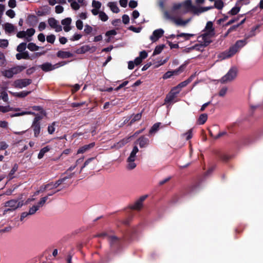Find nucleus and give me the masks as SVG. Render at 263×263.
<instances>
[{
    "mask_svg": "<svg viewBox=\"0 0 263 263\" xmlns=\"http://www.w3.org/2000/svg\"><path fill=\"white\" fill-rule=\"evenodd\" d=\"M147 57V53L145 51H142L140 52L139 56L137 57L134 61L136 65H138L141 63L142 60Z\"/></svg>",
    "mask_w": 263,
    "mask_h": 263,
    "instance_id": "obj_21",
    "label": "nucleus"
},
{
    "mask_svg": "<svg viewBox=\"0 0 263 263\" xmlns=\"http://www.w3.org/2000/svg\"><path fill=\"white\" fill-rule=\"evenodd\" d=\"M214 6L218 9H221L223 7V3L221 0H216L215 2Z\"/></svg>",
    "mask_w": 263,
    "mask_h": 263,
    "instance_id": "obj_45",
    "label": "nucleus"
},
{
    "mask_svg": "<svg viewBox=\"0 0 263 263\" xmlns=\"http://www.w3.org/2000/svg\"><path fill=\"white\" fill-rule=\"evenodd\" d=\"M107 6L110 8L111 11L114 13H117L120 11L116 3L109 2L108 3Z\"/></svg>",
    "mask_w": 263,
    "mask_h": 263,
    "instance_id": "obj_30",
    "label": "nucleus"
},
{
    "mask_svg": "<svg viewBox=\"0 0 263 263\" xmlns=\"http://www.w3.org/2000/svg\"><path fill=\"white\" fill-rule=\"evenodd\" d=\"M247 44V40H241L237 41L236 43L233 45L236 49L237 51L238 52L240 48L243 47Z\"/></svg>",
    "mask_w": 263,
    "mask_h": 263,
    "instance_id": "obj_27",
    "label": "nucleus"
},
{
    "mask_svg": "<svg viewBox=\"0 0 263 263\" xmlns=\"http://www.w3.org/2000/svg\"><path fill=\"white\" fill-rule=\"evenodd\" d=\"M71 18L70 17H67L62 21V24L64 26V30L66 32L69 31L71 28L70 24L71 23Z\"/></svg>",
    "mask_w": 263,
    "mask_h": 263,
    "instance_id": "obj_19",
    "label": "nucleus"
},
{
    "mask_svg": "<svg viewBox=\"0 0 263 263\" xmlns=\"http://www.w3.org/2000/svg\"><path fill=\"white\" fill-rule=\"evenodd\" d=\"M179 91L176 90V88H173L169 93L166 96L165 99V103L167 104L171 103L176 98L177 94H178Z\"/></svg>",
    "mask_w": 263,
    "mask_h": 263,
    "instance_id": "obj_16",
    "label": "nucleus"
},
{
    "mask_svg": "<svg viewBox=\"0 0 263 263\" xmlns=\"http://www.w3.org/2000/svg\"><path fill=\"white\" fill-rule=\"evenodd\" d=\"M96 48L95 47H90L89 45H85L82 46L79 53H84L87 51H91L92 52L95 51Z\"/></svg>",
    "mask_w": 263,
    "mask_h": 263,
    "instance_id": "obj_25",
    "label": "nucleus"
},
{
    "mask_svg": "<svg viewBox=\"0 0 263 263\" xmlns=\"http://www.w3.org/2000/svg\"><path fill=\"white\" fill-rule=\"evenodd\" d=\"M6 14L7 16H8L10 18H13L15 15V12L11 9H9L8 10H7L6 12Z\"/></svg>",
    "mask_w": 263,
    "mask_h": 263,
    "instance_id": "obj_57",
    "label": "nucleus"
},
{
    "mask_svg": "<svg viewBox=\"0 0 263 263\" xmlns=\"http://www.w3.org/2000/svg\"><path fill=\"white\" fill-rule=\"evenodd\" d=\"M30 92V91H23L20 92L14 93V95L18 97L23 98L29 95Z\"/></svg>",
    "mask_w": 263,
    "mask_h": 263,
    "instance_id": "obj_41",
    "label": "nucleus"
},
{
    "mask_svg": "<svg viewBox=\"0 0 263 263\" xmlns=\"http://www.w3.org/2000/svg\"><path fill=\"white\" fill-rule=\"evenodd\" d=\"M72 55V53L69 51L60 50L57 52V56L62 59L68 58Z\"/></svg>",
    "mask_w": 263,
    "mask_h": 263,
    "instance_id": "obj_24",
    "label": "nucleus"
},
{
    "mask_svg": "<svg viewBox=\"0 0 263 263\" xmlns=\"http://www.w3.org/2000/svg\"><path fill=\"white\" fill-rule=\"evenodd\" d=\"M164 46H165L164 45H161L156 46L154 51L153 55H157V54L160 53L162 52V51L163 50Z\"/></svg>",
    "mask_w": 263,
    "mask_h": 263,
    "instance_id": "obj_39",
    "label": "nucleus"
},
{
    "mask_svg": "<svg viewBox=\"0 0 263 263\" xmlns=\"http://www.w3.org/2000/svg\"><path fill=\"white\" fill-rule=\"evenodd\" d=\"M215 154L219 159L224 162H228L232 158V156L228 155L218 151H216Z\"/></svg>",
    "mask_w": 263,
    "mask_h": 263,
    "instance_id": "obj_17",
    "label": "nucleus"
},
{
    "mask_svg": "<svg viewBox=\"0 0 263 263\" xmlns=\"http://www.w3.org/2000/svg\"><path fill=\"white\" fill-rule=\"evenodd\" d=\"M12 110V108H11L9 106H0V112H8Z\"/></svg>",
    "mask_w": 263,
    "mask_h": 263,
    "instance_id": "obj_53",
    "label": "nucleus"
},
{
    "mask_svg": "<svg viewBox=\"0 0 263 263\" xmlns=\"http://www.w3.org/2000/svg\"><path fill=\"white\" fill-rule=\"evenodd\" d=\"M25 67L23 66H17L12 67L7 70H5L2 72L3 75L7 78H11L14 74H17L23 71Z\"/></svg>",
    "mask_w": 263,
    "mask_h": 263,
    "instance_id": "obj_6",
    "label": "nucleus"
},
{
    "mask_svg": "<svg viewBox=\"0 0 263 263\" xmlns=\"http://www.w3.org/2000/svg\"><path fill=\"white\" fill-rule=\"evenodd\" d=\"M92 28L89 25H85L84 32L86 34H90L92 31Z\"/></svg>",
    "mask_w": 263,
    "mask_h": 263,
    "instance_id": "obj_56",
    "label": "nucleus"
},
{
    "mask_svg": "<svg viewBox=\"0 0 263 263\" xmlns=\"http://www.w3.org/2000/svg\"><path fill=\"white\" fill-rule=\"evenodd\" d=\"M76 25L78 29L81 30L83 29V23L81 20H78L76 21Z\"/></svg>",
    "mask_w": 263,
    "mask_h": 263,
    "instance_id": "obj_54",
    "label": "nucleus"
},
{
    "mask_svg": "<svg viewBox=\"0 0 263 263\" xmlns=\"http://www.w3.org/2000/svg\"><path fill=\"white\" fill-rule=\"evenodd\" d=\"M238 126V123L237 122L233 123L229 125L228 129L229 130H236L237 127Z\"/></svg>",
    "mask_w": 263,
    "mask_h": 263,
    "instance_id": "obj_59",
    "label": "nucleus"
},
{
    "mask_svg": "<svg viewBox=\"0 0 263 263\" xmlns=\"http://www.w3.org/2000/svg\"><path fill=\"white\" fill-rule=\"evenodd\" d=\"M236 49V48L235 47L232 46L229 48V50L220 53L218 55V58L221 60L230 58L237 52Z\"/></svg>",
    "mask_w": 263,
    "mask_h": 263,
    "instance_id": "obj_9",
    "label": "nucleus"
},
{
    "mask_svg": "<svg viewBox=\"0 0 263 263\" xmlns=\"http://www.w3.org/2000/svg\"><path fill=\"white\" fill-rule=\"evenodd\" d=\"M31 83V80L30 79H19L14 82V85L15 87L23 88L29 85Z\"/></svg>",
    "mask_w": 263,
    "mask_h": 263,
    "instance_id": "obj_13",
    "label": "nucleus"
},
{
    "mask_svg": "<svg viewBox=\"0 0 263 263\" xmlns=\"http://www.w3.org/2000/svg\"><path fill=\"white\" fill-rule=\"evenodd\" d=\"M101 3L99 1L93 0L92 2V7L94 8L100 10L101 7Z\"/></svg>",
    "mask_w": 263,
    "mask_h": 263,
    "instance_id": "obj_50",
    "label": "nucleus"
},
{
    "mask_svg": "<svg viewBox=\"0 0 263 263\" xmlns=\"http://www.w3.org/2000/svg\"><path fill=\"white\" fill-rule=\"evenodd\" d=\"M193 5L191 0H186L181 3H174L170 12H174L178 15H183L192 11Z\"/></svg>",
    "mask_w": 263,
    "mask_h": 263,
    "instance_id": "obj_2",
    "label": "nucleus"
},
{
    "mask_svg": "<svg viewBox=\"0 0 263 263\" xmlns=\"http://www.w3.org/2000/svg\"><path fill=\"white\" fill-rule=\"evenodd\" d=\"M42 119V117L40 115H36L35 117L32 125V128L34 132H40V125L39 121Z\"/></svg>",
    "mask_w": 263,
    "mask_h": 263,
    "instance_id": "obj_18",
    "label": "nucleus"
},
{
    "mask_svg": "<svg viewBox=\"0 0 263 263\" xmlns=\"http://www.w3.org/2000/svg\"><path fill=\"white\" fill-rule=\"evenodd\" d=\"M176 13L172 12L166 11L164 13L165 18L171 21L178 26H184L183 20L176 15Z\"/></svg>",
    "mask_w": 263,
    "mask_h": 263,
    "instance_id": "obj_5",
    "label": "nucleus"
},
{
    "mask_svg": "<svg viewBox=\"0 0 263 263\" xmlns=\"http://www.w3.org/2000/svg\"><path fill=\"white\" fill-rule=\"evenodd\" d=\"M194 35L193 34L191 33H181L176 35V38L179 39V37H183L185 40H187Z\"/></svg>",
    "mask_w": 263,
    "mask_h": 263,
    "instance_id": "obj_32",
    "label": "nucleus"
},
{
    "mask_svg": "<svg viewBox=\"0 0 263 263\" xmlns=\"http://www.w3.org/2000/svg\"><path fill=\"white\" fill-rule=\"evenodd\" d=\"M18 168V164L15 163L14 164L13 167L11 170L10 173H9L8 175V178L9 179V180H11L12 179L14 178V176L13 175L15 173V172L17 171Z\"/></svg>",
    "mask_w": 263,
    "mask_h": 263,
    "instance_id": "obj_29",
    "label": "nucleus"
},
{
    "mask_svg": "<svg viewBox=\"0 0 263 263\" xmlns=\"http://www.w3.org/2000/svg\"><path fill=\"white\" fill-rule=\"evenodd\" d=\"M161 125L160 123H155L152 127L151 130L149 132H156L159 129H162L161 127H160Z\"/></svg>",
    "mask_w": 263,
    "mask_h": 263,
    "instance_id": "obj_51",
    "label": "nucleus"
},
{
    "mask_svg": "<svg viewBox=\"0 0 263 263\" xmlns=\"http://www.w3.org/2000/svg\"><path fill=\"white\" fill-rule=\"evenodd\" d=\"M26 48V43H22L17 47V51L19 52H23Z\"/></svg>",
    "mask_w": 263,
    "mask_h": 263,
    "instance_id": "obj_47",
    "label": "nucleus"
},
{
    "mask_svg": "<svg viewBox=\"0 0 263 263\" xmlns=\"http://www.w3.org/2000/svg\"><path fill=\"white\" fill-rule=\"evenodd\" d=\"M47 41L48 42V43H53L54 41H55V37L54 35H48L47 36Z\"/></svg>",
    "mask_w": 263,
    "mask_h": 263,
    "instance_id": "obj_58",
    "label": "nucleus"
},
{
    "mask_svg": "<svg viewBox=\"0 0 263 263\" xmlns=\"http://www.w3.org/2000/svg\"><path fill=\"white\" fill-rule=\"evenodd\" d=\"M128 29L134 32H136V33H139L141 30V28H136L135 27H134L133 26H130V27H129Z\"/></svg>",
    "mask_w": 263,
    "mask_h": 263,
    "instance_id": "obj_62",
    "label": "nucleus"
},
{
    "mask_svg": "<svg viewBox=\"0 0 263 263\" xmlns=\"http://www.w3.org/2000/svg\"><path fill=\"white\" fill-rule=\"evenodd\" d=\"M49 26L54 29L56 32H60L62 30V27L58 21L54 18H50L48 20Z\"/></svg>",
    "mask_w": 263,
    "mask_h": 263,
    "instance_id": "obj_15",
    "label": "nucleus"
},
{
    "mask_svg": "<svg viewBox=\"0 0 263 263\" xmlns=\"http://www.w3.org/2000/svg\"><path fill=\"white\" fill-rule=\"evenodd\" d=\"M27 48L31 51H36L39 49V47L37 46L35 44L30 43H29Z\"/></svg>",
    "mask_w": 263,
    "mask_h": 263,
    "instance_id": "obj_48",
    "label": "nucleus"
},
{
    "mask_svg": "<svg viewBox=\"0 0 263 263\" xmlns=\"http://www.w3.org/2000/svg\"><path fill=\"white\" fill-rule=\"evenodd\" d=\"M136 144H139L140 147L143 148L147 146L149 144V140L148 138L143 136L140 137L135 142Z\"/></svg>",
    "mask_w": 263,
    "mask_h": 263,
    "instance_id": "obj_20",
    "label": "nucleus"
},
{
    "mask_svg": "<svg viewBox=\"0 0 263 263\" xmlns=\"http://www.w3.org/2000/svg\"><path fill=\"white\" fill-rule=\"evenodd\" d=\"M136 154L134 152H132L128 158H127V161H135Z\"/></svg>",
    "mask_w": 263,
    "mask_h": 263,
    "instance_id": "obj_60",
    "label": "nucleus"
},
{
    "mask_svg": "<svg viewBox=\"0 0 263 263\" xmlns=\"http://www.w3.org/2000/svg\"><path fill=\"white\" fill-rule=\"evenodd\" d=\"M110 251L114 253L119 252L122 249V241L116 236L108 237Z\"/></svg>",
    "mask_w": 263,
    "mask_h": 263,
    "instance_id": "obj_3",
    "label": "nucleus"
},
{
    "mask_svg": "<svg viewBox=\"0 0 263 263\" xmlns=\"http://www.w3.org/2000/svg\"><path fill=\"white\" fill-rule=\"evenodd\" d=\"M0 99H2L5 102H7L8 100V94L5 91L2 92L0 96Z\"/></svg>",
    "mask_w": 263,
    "mask_h": 263,
    "instance_id": "obj_55",
    "label": "nucleus"
},
{
    "mask_svg": "<svg viewBox=\"0 0 263 263\" xmlns=\"http://www.w3.org/2000/svg\"><path fill=\"white\" fill-rule=\"evenodd\" d=\"M50 150V147L48 146L43 147L42 148L37 156V158L39 159H41L43 158L45 153L48 152Z\"/></svg>",
    "mask_w": 263,
    "mask_h": 263,
    "instance_id": "obj_31",
    "label": "nucleus"
},
{
    "mask_svg": "<svg viewBox=\"0 0 263 263\" xmlns=\"http://www.w3.org/2000/svg\"><path fill=\"white\" fill-rule=\"evenodd\" d=\"M208 116L206 114H201L198 119V123L199 124H203L207 120Z\"/></svg>",
    "mask_w": 263,
    "mask_h": 263,
    "instance_id": "obj_34",
    "label": "nucleus"
},
{
    "mask_svg": "<svg viewBox=\"0 0 263 263\" xmlns=\"http://www.w3.org/2000/svg\"><path fill=\"white\" fill-rule=\"evenodd\" d=\"M83 158H80L78 160H77L76 161V165H73V166H71L67 171L65 173V174H67L68 173V172L69 171H71L72 170H73L75 167H76V166L78 165V163L81 162L83 161Z\"/></svg>",
    "mask_w": 263,
    "mask_h": 263,
    "instance_id": "obj_52",
    "label": "nucleus"
},
{
    "mask_svg": "<svg viewBox=\"0 0 263 263\" xmlns=\"http://www.w3.org/2000/svg\"><path fill=\"white\" fill-rule=\"evenodd\" d=\"M141 114H137L135 115L131 116L130 119V123L129 124L131 125L134 122L139 120L141 119Z\"/></svg>",
    "mask_w": 263,
    "mask_h": 263,
    "instance_id": "obj_37",
    "label": "nucleus"
},
{
    "mask_svg": "<svg viewBox=\"0 0 263 263\" xmlns=\"http://www.w3.org/2000/svg\"><path fill=\"white\" fill-rule=\"evenodd\" d=\"M74 175V173L70 174L68 176L64 177L62 179H60L57 180L55 182L53 183V182L47 183L49 185V190L57 188L60 184H61L64 181H65L66 179L71 178Z\"/></svg>",
    "mask_w": 263,
    "mask_h": 263,
    "instance_id": "obj_11",
    "label": "nucleus"
},
{
    "mask_svg": "<svg viewBox=\"0 0 263 263\" xmlns=\"http://www.w3.org/2000/svg\"><path fill=\"white\" fill-rule=\"evenodd\" d=\"M133 137V136H129L123 138V139L121 140L118 142H117L116 144H115V146L118 148H120L123 147L124 145H125L126 144H127L130 141L131 138Z\"/></svg>",
    "mask_w": 263,
    "mask_h": 263,
    "instance_id": "obj_22",
    "label": "nucleus"
},
{
    "mask_svg": "<svg viewBox=\"0 0 263 263\" xmlns=\"http://www.w3.org/2000/svg\"><path fill=\"white\" fill-rule=\"evenodd\" d=\"M95 146V143L92 142L91 143H89V144L85 145L81 147H80L77 152L78 154H83L88 150H89L90 148H92Z\"/></svg>",
    "mask_w": 263,
    "mask_h": 263,
    "instance_id": "obj_23",
    "label": "nucleus"
},
{
    "mask_svg": "<svg viewBox=\"0 0 263 263\" xmlns=\"http://www.w3.org/2000/svg\"><path fill=\"white\" fill-rule=\"evenodd\" d=\"M59 124L57 122H53L48 127V132H54L55 130H59Z\"/></svg>",
    "mask_w": 263,
    "mask_h": 263,
    "instance_id": "obj_38",
    "label": "nucleus"
},
{
    "mask_svg": "<svg viewBox=\"0 0 263 263\" xmlns=\"http://www.w3.org/2000/svg\"><path fill=\"white\" fill-rule=\"evenodd\" d=\"M6 60L4 54L0 52V66H4L6 65Z\"/></svg>",
    "mask_w": 263,
    "mask_h": 263,
    "instance_id": "obj_43",
    "label": "nucleus"
},
{
    "mask_svg": "<svg viewBox=\"0 0 263 263\" xmlns=\"http://www.w3.org/2000/svg\"><path fill=\"white\" fill-rule=\"evenodd\" d=\"M192 77H191L187 79L186 80L180 83L176 87H175L174 88H176V90H178L179 92L181 89L186 86L188 84H189L192 81Z\"/></svg>",
    "mask_w": 263,
    "mask_h": 263,
    "instance_id": "obj_26",
    "label": "nucleus"
},
{
    "mask_svg": "<svg viewBox=\"0 0 263 263\" xmlns=\"http://www.w3.org/2000/svg\"><path fill=\"white\" fill-rule=\"evenodd\" d=\"M26 40L27 41H31V37L34 34L35 30L33 28L28 29L26 31Z\"/></svg>",
    "mask_w": 263,
    "mask_h": 263,
    "instance_id": "obj_36",
    "label": "nucleus"
},
{
    "mask_svg": "<svg viewBox=\"0 0 263 263\" xmlns=\"http://www.w3.org/2000/svg\"><path fill=\"white\" fill-rule=\"evenodd\" d=\"M164 30L162 29H158L154 30L149 39L152 42H156L164 34Z\"/></svg>",
    "mask_w": 263,
    "mask_h": 263,
    "instance_id": "obj_14",
    "label": "nucleus"
},
{
    "mask_svg": "<svg viewBox=\"0 0 263 263\" xmlns=\"http://www.w3.org/2000/svg\"><path fill=\"white\" fill-rule=\"evenodd\" d=\"M47 199L48 196H46L44 197L41 198L39 202L36 204V205L39 207V208H40V207H42L45 204Z\"/></svg>",
    "mask_w": 263,
    "mask_h": 263,
    "instance_id": "obj_42",
    "label": "nucleus"
},
{
    "mask_svg": "<svg viewBox=\"0 0 263 263\" xmlns=\"http://www.w3.org/2000/svg\"><path fill=\"white\" fill-rule=\"evenodd\" d=\"M122 22L125 24H128V23L129 22V17L128 15H127L126 14H124L122 16Z\"/></svg>",
    "mask_w": 263,
    "mask_h": 263,
    "instance_id": "obj_64",
    "label": "nucleus"
},
{
    "mask_svg": "<svg viewBox=\"0 0 263 263\" xmlns=\"http://www.w3.org/2000/svg\"><path fill=\"white\" fill-rule=\"evenodd\" d=\"M99 17L103 22H106L108 19L107 15L103 11L100 12Z\"/></svg>",
    "mask_w": 263,
    "mask_h": 263,
    "instance_id": "obj_40",
    "label": "nucleus"
},
{
    "mask_svg": "<svg viewBox=\"0 0 263 263\" xmlns=\"http://www.w3.org/2000/svg\"><path fill=\"white\" fill-rule=\"evenodd\" d=\"M16 58L17 60H21L22 59H27L29 58L28 53L26 52H22L16 54Z\"/></svg>",
    "mask_w": 263,
    "mask_h": 263,
    "instance_id": "obj_33",
    "label": "nucleus"
},
{
    "mask_svg": "<svg viewBox=\"0 0 263 263\" xmlns=\"http://www.w3.org/2000/svg\"><path fill=\"white\" fill-rule=\"evenodd\" d=\"M70 3L71 8L74 10H78L81 6H85V0H67Z\"/></svg>",
    "mask_w": 263,
    "mask_h": 263,
    "instance_id": "obj_12",
    "label": "nucleus"
},
{
    "mask_svg": "<svg viewBox=\"0 0 263 263\" xmlns=\"http://www.w3.org/2000/svg\"><path fill=\"white\" fill-rule=\"evenodd\" d=\"M214 35V29L213 23L211 21L208 22L204 29L203 30L202 34L197 38L198 41L200 44L185 48L184 51L185 52H190L193 50H202L203 46H206L211 42L212 37Z\"/></svg>",
    "mask_w": 263,
    "mask_h": 263,
    "instance_id": "obj_1",
    "label": "nucleus"
},
{
    "mask_svg": "<svg viewBox=\"0 0 263 263\" xmlns=\"http://www.w3.org/2000/svg\"><path fill=\"white\" fill-rule=\"evenodd\" d=\"M237 74V69L236 67L231 68L227 73L224 75L221 80L222 83H228L234 80Z\"/></svg>",
    "mask_w": 263,
    "mask_h": 263,
    "instance_id": "obj_8",
    "label": "nucleus"
},
{
    "mask_svg": "<svg viewBox=\"0 0 263 263\" xmlns=\"http://www.w3.org/2000/svg\"><path fill=\"white\" fill-rule=\"evenodd\" d=\"M23 204V201L18 202L17 200L15 199L9 200L5 202V206L8 208L4 211V214L13 211L18 208L22 206Z\"/></svg>",
    "mask_w": 263,
    "mask_h": 263,
    "instance_id": "obj_4",
    "label": "nucleus"
},
{
    "mask_svg": "<svg viewBox=\"0 0 263 263\" xmlns=\"http://www.w3.org/2000/svg\"><path fill=\"white\" fill-rule=\"evenodd\" d=\"M67 64V62L62 61L59 62L55 64L52 65L50 63H45L40 66V68L44 71L47 72L54 70L60 67L64 66Z\"/></svg>",
    "mask_w": 263,
    "mask_h": 263,
    "instance_id": "obj_7",
    "label": "nucleus"
},
{
    "mask_svg": "<svg viewBox=\"0 0 263 263\" xmlns=\"http://www.w3.org/2000/svg\"><path fill=\"white\" fill-rule=\"evenodd\" d=\"M226 133H218L214 135L213 133H201V137L203 141H206L208 139H217L224 135Z\"/></svg>",
    "mask_w": 263,
    "mask_h": 263,
    "instance_id": "obj_10",
    "label": "nucleus"
},
{
    "mask_svg": "<svg viewBox=\"0 0 263 263\" xmlns=\"http://www.w3.org/2000/svg\"><path fill=\"white\" fill-rule=\"evenodd\" d=\"M182 139H184L185 140H189L193 137L192 133H184L181 135Z\"/></svg>",
    "mask_w": 263,
    "mask_h": 263,
    "instance_id": "obj_44",
    "label": "nucleus"
},
{
    "mask_svg": "<svg viewBox=\"0 0 263 263\" xmlns=\"http://www.w3.org/2000/svg\"><path fill=\"white\" fill-rule=\"evenodd\" d=\"M9 42L7 40L0 39V47L5 48L8 46Z\"/></svg>",
    "mask_w": 263,
    "mask_h": 263,
    "instance_id": "obj_49",
    "label": "nucleus"
},
{
    "mask_svg": "<svg viewBox=\"0 0 263 263\" xmlns=\"http://www.w3.org/2000/svg\"><path fill=\"white\" fill-rule=\"evenodd\" d=\"M4 27L5 31L9 33L14 32L15 30V26L13 24L9 23L5 24Z\"/></svg>",
    "mask_w": 263,
    "mask_h": 263,
    "instance_id": "obj_28",
    "label": "nucleus"
},
{
    "mask_svg": "<svg viewBox=\"0 0 263 263\" xmlns=\"http://www.w3.org/2000/svg\"><path fill=\"white\" fill-rule=\"evenodd\" d=\"M239 11V8L238 7H233L229 12V13L232 15L236 14Z\"/></svg>",
    "mask_w": 263,
    "mask_h": 263,
    "instance_id": "obj_63",
    "label": "nucleus"
},
{
    "mask_svg": "<svg viewBox=\"0 0 263 263\" xmlns=\"http://www.w3.org/2000/svg\"><path fill=\"white\" fill-rule=\"evenodd\" d=\"M128 162L127 168L129 170H133L136 167V164L134 161H127Z\"/></svg>",
    "mask_w": 263,
    "mask_h": 263,
    "instance_id": "obj_61",
    "label": "nucleus"
},
{
    "mask_svg": "<svg viewBox=\"0 0 263 263\" xmlns=\"http://www.w3.org/2000/svg\"><path fill=\"white\" fill-rule=\"evenodd\" d=\"M39 209V207L36 205H33L29 209L28 213L30 215L34 214Z\"/></svg>",
    "mask_w": 263,
    "mask_h": 263,
    "instance_id": "obj_46",
    "label": "nucleus"
},
{
    "mask_svg": "<svg viewBox=\"0 0 263 263\" xmlns=\"http://www.w3.org/2000/svg\"><path fill=\"white\" fill-rule=\"evenodd\" d=\"M142 206V203L139 200H137L133 204L130 206V208L132 210H140Z\"/></svg>",
    "mask_w": 263,
    "mask_h": 263,
    "instance_id": "obj_35",
    "label": "nucleus"
}]
</instances>
